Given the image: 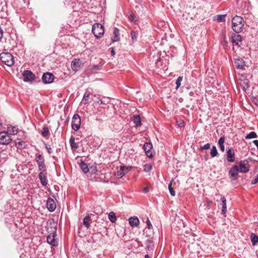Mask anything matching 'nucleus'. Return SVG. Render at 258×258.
I'll return each mask as SVG.
<instances>
[{
  "mask_svg": "<svg viewBox=\"0 0 258 258\" xmlns=\"http://www.w3.org/2000/svg\"><path fill=\"white\" fill-rule=\"evenodd\" d=\"M146 223L147 224V227L149 229H151L152 228V224L150 221V220L148 218H147Z\"/></svg>",
  "mask_w": 258,
  "mask_h": 258,
  "instance_id": "42",
  "label": "nucleus"
},
{
  "mask_svg": "<svg viewBox=\"0 0 258 258\" xmlns=\"http://www.w3.org/2000/svg\"><path fill=\"white\" fill-rule=\"evenodd\" d=\"M2 128H3V124L1 122V121H0V130H2Z\"/></svg>",
  "mask_w": 258,
  "mask_h": 258,
  "instance_id": "52",
  "label": "nucleus"
},
{
  "mask_svg": "<svg viewBox=\"0 0 258 258\" xmlns=\"http://www.w3.org/2000/svg\"><path fill=\"white\" fill-rule=\"evenodd\" d=\"M119 30L116 28L113 29V34L111 37V40L112 42L118 41L119 40Z\"/></svg>",
  "mask_w": 258,
  "mask_h": 258,
  "instance_id": "18",
  "label": "nucleus"
},
{
  "mask_svg": "<svg viewBox=\"0 0 258 258\" xmlns=\"http://www.w3.org/2000/svg\"><path fill=\"white\" fill-rule=\"evenodd\" d=\"M108 219L112 223H115L116 221V217L113 212H110L108 214Z\"/></svg>",
  "mask_w": 258,
  "mask_h": 258,
  "instance_id": "30",
  "label": "nucleus"
},
{
  "mask_svg": "<svg viewBox=\"0 0 258 258\" xmlns=\"http://www.w3.org/2000/svg\"><path fill=\"white\" fill-rule=\"evenodd\" d=\"M225 15H219L217 16V21L219 22H223L225 21Z\"/></svg>",
  "mask_w": 258,
  "mask_h": 258,
  "instance_id": "37",
  "label": "nucleus"
},
{
  "mask_svg": "<svg viewBox=\"0 0 258 258\" xmlns=\"http://www.w3.org/2000/svg\"><path fill=\"white\" fill-rule=\"evenodd\" d=\"M129 223L131 227H137L140 223V221L137 217H131L128 219Z\"/></svg>",
  "mask_w": 258,
  "mask_h": 258,
  "instance_id": "19",
  "label": "nucleus"
},
{
  "mask_svg": "<svg viewBox=\"0 0 258 258\" xmlns=\"http://www.w3.org/2000/svg\"><path fill=\"white\" fill-rule=\"evenodd\" d=\"M253 144L256 146L257 148L258 149V140H255L253 141Z\"/></svg>",
  "mask_w": 258,
  "mask_h": 258,
  "instance_id": "48",
  "label": "nucleus"
},
{
  "mask_svg": "<svg viewBox=\"0 0 258 258\" xmlns=\"http://www.w3.org/2000/svg\"><path fill=\"white\" fill-rule=\"evenodd\" d=\"M79 165L80 168L84 173H86L89 171V168L88 165L86 163H85L84 161H81L79 164Z\"/></svg>",
  "mask_w": 258,
  "mask_h": 258,
  "instance_id": "25",
  "label": "nucleus"
},
{
  "mask_svg": "<svg viewBox=\"0 0 258 258\" xmlns=\"http://www.w3.org/2000/svg\"><path fill=\"white\" fill-rule=\"evenodd\" d=\"M131 36L133 41H136L138 37V33L134 30L131 32Z\"/></svg>",
  "mask_w": 258,
  "mask_h": 258,
  "instance_id": "36",
  "label": "nucleus"
},
{
  "mask_svg": "<svg viewBox=\"0 0 258 258\" xmlns=\"http://www.w3.org/2000/svg\"><path fill=\"white\" fill-rule=\"evenodd\" d=\"M36 162L38 165L39 170L45 171L46 170V167L45 164L44 157L42 154H36Z\"/></svg>",
  "mask_w": 258,
  "mask_h": 258,
  "instance_id": "4",
  "label": "nucleus"
},
{
  "mask_svg": "<svg viewBox=\"0 0 258 258\" xmlns=\"http://www.w3.org/2000/svg\"><path fill=\"white\" fill-rule=\"evenodd\" d=\"M91 220V217L89 215L86 216L83 219V225L85 226V227H86L87 229H88L90 226V223L89 222Z\"/></svg>",
  "mask_w": 258,
  "mask_h": 258,
  "instance_id": "27",
  "label": "nucleus"
},
{
  "mask_svg": "<svg viewBox=\"0 0 258 258\" xmlns=\"http://www.w3.org/2000/svg\"><path fill=\"white\" fill-rule=\"evenodd\" d=\"M11 139L8 135L6 132H2L0 133V144L3 145H8L11 143Z\"/></svg>",
  "mask_w": 258,
  "mask_h": 258,
  "instance_id": "10",
  "label": "nucleus"
},
{
  "mask_svg": "<svg viewBox=\"0 0 258 258\" xmlns=\"http://www.w3.org/2000/svg\"><path fill=\"white\" fill-rule=\"evenodd\" d=\"M210 148V144L209 143H207L205 145L201 146L200 147V150L201 151H203L204 150L209 149Z\"/></svg>",
  "mask_w": 258,
  "mask_h": 258,
  "instance_id": "40",
  "label": "nucleus"
},
{
  "mask_svg": "<svg viewBox=\"0 0 258 258\" xmlns=\"http://www.w3.org/2000/svg\"><path fill=\"white\" fill-rule=\"evenodd\" d=\"M90 93L88 91H86L83 96V101H84V104L88 103L90 98Z\"/></svg>",
  "mask_w": 258,
  "mask_h": 258,
  "instance_id": "29",
  "label": "nucleus"
},
{
  "mask_svg": "<svg viewBox=\"0 0 258 258\" xmlns=\"http://www.w3.org/2000/svg\"><path fill=\"white\" fill-rule=\"evenodd\" d=\"M92 32L96 38H99L104 34V27L99 23H95L92 26Z\"/></svg>",
  "mask_w": 258,
  "mask_h": 258,
  "instance_id": "3",
  "label": "nucleus"
},
{
  "mask_svg": "<svg viewBox=\"0 0 258 258\" xmlns=\"http://www.w3.org/2000/svg\"><path fill=\"white\" fill-rule=\"evenodd\" d=\"M224 141H225V138H224V137H221L219 139V141H218V144H219V146L224 145Z\"/></svg>",
  "mask_w": 258,
  "mask_h": 258,
  "instance_id": "41",
  "label": "nucleus"
},
{
  "mask_svg": "<svg viewBox=\"0 0 258 258\" xmlns=\"http://www.w3.org/2000/svg\"><path fill=\"white\" fill-rule=\"evenodd\" d=\"M218 154V151L217 150V148L216 146H214L212 147L211 152H210V155L212 157H214L216 156Z\"/></svg>",
  "mask_w": 258,
  "mask_h": 258,
  "instance_id": "33",
  "label": "nucleus"
},
{
  "mask_svg": "<svg viewBox=\"0 0 258 258\" xmlns=\"http://www.w3.org/2000/svg\"><path fill=\"white\" fill-rule=\"evenodd\" d=\"M82 67V63L80 59H75L71 63V68L74 71H78Z\"/></svg>",
  "mask_w": 258,
  "mask_h": 258,
  "instance_id": "14",
  "label": "nucleus"
},
{
  "mask_svg": "<svg viewBox=\"0 0 258 258\" xmlns=\"http://www.w3.org/2000/svg\"><path fill=\"white\" fill-rule=\"evenodd\" d=\"M189 95L190 96H194V92H192V91L190 92L189 93Z\"/></svg>",
  "mask_w": 258,
  "mask_h": 258,
  "instance_id": "51",
  "label": "nucleus"
},
{
  "mask_svg": "<svg viewBox=\"0 0 258 258\" xmlns=\"http://www.w3.org/2000/svg\"><path fill=\"white\" fill-rule=\"evenodd\" d=\"M245 86H246V87H247V88H248V85L247 83H246V84Z\"/></svg>",
  "mask_w": 258,
  "mask_h": 258,
  "instance_id": "56",
  "label": "nucleus"
},
{
  "mask_svg": "<svg viewBox=\"0 0 258 258\" xmlns=\"http://www.w3.org/2000/svg\"><path fill=\"white\" fill-rule=\"evenodd\" d=\"M251 241H252V242L253 245H255L256 242H257V241H254L253 239H252Z\"/></svg>",
  "mask_w": 258,
  "mask_h": 258,
  "instance_id": "53",
  "label": "nucleus"
},
{
  "mask_svg": "<svg viewBox=\"0 0 258 258\" xmlns=\"http://www.w3.org/2000/svg\"><path fill=\"white\" fill-rule=\"evenodd\" d=\"M231 41L233 44L239 46V42L241 41V36L239 34L232 36Z\"/></svg>",
  "mask_w": 258,
  "mask_h": 258,
  "instance_id": "23",
  "label": "nucleus"
},
{
  "mask_svg": "<svg viewBox=\"0 0 258 258\" xmlns=\"http://www.w3.org/2000/svg\"><path fill=\"white\" fill-rule=\"evenodd\" d=\"M45 148H46V149L47 150V151L48 153L49 154L51 153V152H52V150H51V148L50 146L47 145V144H45Z\"/></svg>",
  "mask_w": 258,
  "mask_h": 258,
  "instance_id": "44",
  "label": "nucleus"
},
{
  "mask_svg": "<svg viewBox=\"0 0 258 258\" xmlns=\"http://www.w3.org/2000/svg\"><path fill=\"white\" fill-rule=\"evenodd\" d=\"M49 134V131L47 126H44L41 131V135L43 137H46Z\"/></svg>",
  "mask_w": 258,
  "mask_h": 258,
  "instance_id": "31",
  "label": "nucleus"
},
{
  "mask_svg": "<svg viewBox=\"0 0 258 258\" xmlns=\"http://www.w3.org/2000/svg\"><path fill=\"white\" fill-rule=\"evenodd\" d=\"M111 55H114L115 54V51L114 50V48H112L111 51Z\"/></svg>",
  "mask_w": 258,
  "mask_h": 258,
  "instance_id": "50",
  "label": "nucleus"
},
{
  "mask_svg": "<svg viewBox=\"0 0 258 258\" xmlns=\"http://www.w3.org/2000/svg\"><path fill=\"white\" fill-rule=\"evenodd\" d=\"M38 177L40 180V182L43 186H46L48 182L46 177L44 173V171H41L38 175Z\"/></svg>",
  "mask_w": 258,
  "mask_h": 258,
  "instance_id": "21",
  "label": "nucleus"
},
{
  "mask_svg": "<svg viewBox=\"0 0 258 258\" xmlns=\"http://www.w3.org/2000/svg\"><path fill=\"white\" fill-rule=\"evenodd\" d=\"M15 145L17 148L21 150L25 149L27 146L26 143L20 139H17L15 140Z\"/></svg>",
  "mask_w": 258,
  "mask_h": 258,
  "instance_id": "22",
  "label": "nucleus"
},
{
  "mask_svg": "<svg viewBox=\"0 0 258 258\" xmlns=\"http://www.w3.org/2000/svg\"><path fill=\"white\" fill-rule=\"evenodd\" d=\"M235 153L233 150L229 148L226 152L227 160L229 162H233L235 161Z\"/></svg>",
  "mask_w": 258,
  "mask_h": 258,
  "instance_id": "16",
  "label": "nucleus"
},
{
  "mask_svg": "<svg viewBox=\"0 0 258 258\" xmlns=\"http://www.w3.org/2000/svg\"><path fill=\"white\" fill-rule=\"evenodd\" d=\"M8 131L12 135H15L17 133L18 128L17 126L10 125L8 127Z\"/></svg>",
  "mask_w": 258,
  "mask_h": 258,
  "instance_id": "28",
  "label": "nucleus"
},
{
  "mask_svg": "<svg viewBox=\"0 0 258 258\" xmlns=\"http://www.w3.org/2000/svg\"><path fill=\"white\" fill-rule=\"evenodd\" d=\"M251 183L252 184H255L258 183V174L256 175L255 177L251 180Z\"/></svg>",
  "mask_w": 258,
  "mask_h": 258,
  "instance_id": "43",
  "label": "nucleus"
},
{
  "mask_svg": "<svg viewBox=\"0 0 258 258\" xmlns=\"http://www.w3.org/2000/svg\"><path fill=\"white\" fill-rule=\"evenodd\" d=\"M238 166L236 165L233 166L229 171L228 175L231 180H235L238 178Z\"/></svg>",
  "mask_w": 258,
  "mask_h": 258,
  "instance_id": "9",
  "label": "nucleus"
},
{
  "mask_svg": "<svg viewBox=\"0 0 258 258\" xmlns=\"http://www.w3.org/2000/svg\"><path fill=\"white\" fill-rule=\"evenodd\" d=\"M75 138L73 136H71L69 141L70 144L72 149H77L79 148V146L78 144L75 142Z\"/></svg>",
  "mask_w": 258,
  "mask_h": 258,
  "instance_id": "26",
  "label": "nucleus"
},
{
  "mask_svg": "<svg viewBox=\"0 0 258 258\" xmlns=\"http://www.w3.org/2000/svg\"><path fill=\"white\" fill-rule=\"evenodd\" d=\"M234 66L237 69L244 70L245 68V63L243 60L241 58L236 59L234 62Z\"/></svg>",
  "mask_w": 258,
  "mask_h": 258,
  "instance_id": "17",
  "label": "nucleus"
},
{
  "mask_svg": "<svg viewBox=\"0 0 258 258\" xmlns=\"http://www.w3.org/2000/svg\"><path fill=\"white\" fill-rule=\"evenodd\" d=\"M221 200L222 202L221 213L224 217H226V213L227 211L226 199L225 197L223 196L221 197Z\"/></svg>",
  "mask_w": 258,
  "mask_h": 258,
  "instance_id": "20",
  "label": "nucleus"
},
{
  "mask_svg": "<svg viewBox=\"0 0 258 258\" xmlns=\"http://www.w3.org/2000/svg\"><path fill=\"white\" fill-rule=\"evenodd\" d=\"M23 81L24 82H29L34 80L35 76L34 74L30 71H25L23 73Z\"/></svg>",
  "mask_w": 258,
  "mask_h": 258,
  "instance_id": "12",
  "label": "nucleus"
},
{
  "mask_svg": "<svg viewBox=\"0 0 258 258\" xmlns=\"http://www.w3.org/2000/svg\"><path fill=\"white\" fill-rule=\"evenodd\" d=\"M256 138H257V135L254 132H250L245 137V139H250Z\"/></svg>",
  "mask_w": 258,
  "mask_h": 258,
  "instance_id": "32",
  "label": "nucleus"
},
{
  "mask_svg": "<svg viewBox=\"0 0 258 258\" xmlns=\"http://www.w3.org/2000/svg\"><path fill=\"white\" fill-rule=\"evenodd\" d=\"M145 258H151V257L148 254H146L145 255Z\"/></svg>",
  "mask_w": 258,
  "mask_h": 258,
  "instance_id": "54",
  "label": "nucleus"
},
{
  "mask_svg": "<svg viewBox=\"0 0 258 258\" xmlns=\"http://www.w3.org/2000/svg\"><path fill=\"white\" fill-rule=\"evenodd\" d=\"M54 77L51 73H44L42 77V81L44 84H51L53 82Z\"/></svg>",
  "mask_w": 258,
  "mask_h": 258,
  "instance_id": "11",
  "label": "nucleus"
},
{
  "mask_svg": "<svg viewBox=\"0 0 258 258\" xmlns=\"http://www.w3.org/2000/svg\"><path fill=\"white\" fill-rule=\"evenodd\" d=\"M182 100H183V99L181 98L179 99V101L180 102H181L182 101Z\"/></svg>",
  "mask_w": 258,
  "mask_h": 258,
  "instance_id": "55",
  "label": "nucleus"
},
{
  "mask_svg": "<svg viewBox=\"0 0 258 258\" xmlns=\"http://www.w3.org/2000/svg\"><path fill=\"white\" fill-rule=\"evenodd\" d=\"M184 124V122L183 120L179 121V122L178 123V125L179 126H183Z\"/></svg>",
  "mask_w": 258,
  "mask_h": 258,
  "instance_id": "46",
  "label": "nucleus"
},
{
  "mask_svg": "<svg viewBox=\"0 0 258 258\" xmlns=\"http://www.w3.org/2000/svg\"><path fill=\"white\" fill-rule=\"evenodd\" d=\"M237 166L239 172L246 173L249 170V165L246 160L240 161Z\"/></svg>",
  "mask_w": 258,
  "mask_h": 258,
  "instance_id": "8",
  "label": "nucleus"
},
{
  "mask_svg": "<svg viewBox=\"0 0 258 258\" xmlns=\"http://www.w3.org/2000/svg\"><path fill=\"white\" fill-rule=\"evenodd\" d=\"M56 229L54 228L52 232L47 236V242L52 246H56L57 245V241L56 238Z\"/></svg>",
  "mask_w": 258,
  "mask_h": 258,
  "instance_id": "7",
  "label": "nucleus"
},
{
  "mask_svg": "<svg viewBox=\"0 0 258 258\" xmlns=\"http://www.w3.org/2000/svg\"><path fill=\"white\" fill-rule=\"evenodd\" d=\"M244 26V20L240 16H235L232 19V28L237 33L240 32Z\"/></svg>",
  "mask_w": 258,
  "mask_h": 258,
  "instance_id": "1",
  "label": "nucleus"
},
{
  "mask_svg": "<svg viewBox=\"0 0 258 258\" xmlns=\"http://www.w3.org/2000/svg\"><path fill=\"white\" fill-rule=\"evenodd\" d=\"M168 189L170 192V195L172 196H174L175 195V192L172 187V181H171L168 184Z\"/></svg>",
  "mask_w": 258,
  "mask_h": 258,
  "instance_id": "39",
  "label": "nucleus"
},
{
  "mask_svg": "<svg viewBox=\"0 0 258 258\" xmlns=\"http://www.w3.org/2000/svg\"><path fill=\"white\" fill-rule=\"evenodd\" d=\"M219 147H220V149L221 151H222V152L224 151L225 147H224V145L219 146Z\"/></svg>",
  "mask_w": 258,
  "mask_h": 258,
  "instance_id": "47",
  "label": "nucleus"
},
{
  "mask_svg": "<svg viewBox=\"0 0 258 258\" xmlns=\"http://www.w3.org/2000/svg\"><path fill=\"white\" fill-rule=\"evenodd\" d=\"M143 148L146 156L149 158H152L154 155V152L153 149V145L151 143L146 142Z\"/></svg>",
  "mask_w": 258,
  "mask_h": 258,
  "instance_id": "6",
  "label": "nucleus"
},
{
  "mask_svg": "<svg viewBox=\"0 0 258 258\" xmlns=\"http://www.w3.org/2000/svg\"><path fill=\"white\" fill-rule=\"evenodd\" d=\"M129 18L132 20V21L136 22L137 21V20L135 19L136 18L133 13L130 15Z\"/></svg>",
  "mask_w": 258,
  "mask_h": 258,
  "instance_id": "45",
  "label": "nucleus"
},
{
  "mask_svg": "<svg viewBox=\"0 0 258 258\" xmlns=\"http://www.w3.org/2000/svg\"><path fill=\"white\" fill-rule=\"evenodd\" d=\"M182 77H181V76H179L176 81V82H175V84H176V89H177L181 85V82L182 81Z\"/></svg>",
  "mask_w": 258,
  "mask_h": 258,
  "instance_id": "38",
  "label": "nucleus"
},
{
  "mask_svg": "<svg viewBox=\"0 0 258 258\" xmlns=\"http://www.w3.org/2000/svg\"><path fill=\"white\" fill-rule=\"evenodd\" d=\"M152 169V166L150 164H145L144 165V171L146 172H149Z\"/></svg>",
  "mask_w": 258,
  "mask_h": 258,
  "instance_id": "34",
  "label": "nucleus"
},
{
  "mask_svg": "<svg viewBox=\"0 0 258 258\" xmlns=\"http://www.w3.org/2000/svg\"><path fill=\"white\" fill-rule=\"evenodd\" d=\"M128 171L127 167L121 166L117 172L115 173V175L117 178H121L124 176Z\"/></svg>",
  "mask_w": 258,
  "mask_h": 258,
  "instance_id": "15",
  "label": "nucleus"
},
{
  "mask_svg": "<svg viewBox=\"0 0 258 258\" xmlns=\"http://www.w3.org/2000/svg\"><path fill=\"white\" fill-rule=\"evenodd\" d=\"M143 191L145 193L148 192L149 191V189L148 187H145L143 188Z\"/></svg>",
  "mask_w": 258,
  "mask_h": 258,
  "instance_id": "49",
  "label": "nucleus"
},
{
  "mask_svg": "<svg viewBox=\"0 0 258 258\" xmlns=\"http://www.w3.org/2000/svg\"><path fill=\"white\" fill-rule=\"evenodd\" d=\"M46 207L49 211L53 212L56 208V205L54 200L50 198H48L46 202Z\"/></svg>",
  "mask_w": 258,
  "mask_h": 258,
  "instance_id": "13",
  "label": "nucleus"
},
{
  "mask_svg": "<svg viewBox=\"0 0 258 258\" xmlns=\"http://www.w3.org/2000/svg\"><path fill=\"white\" fill-rule=\"evenodd\" d=\"M133 121L137 127L141 125V119L139 115H136L133 116Z\"/></svg>",
  "mask_w": 258,
  "mask_h": 258,
  "instance_id": "24",
  "label": "nucleus"
},
{
  "mask_svg": "<svg viewBox=\"0 0 258 258\" xmlns=\"http://www.w3.org/2000/svg\"><path fill=\"white\" fill-rule=\"evenodd\" d=\"M81 117L78 114H75L72 118V127L75 131H77L79 130L81 125Z\"/></svg>",
  "mask_w": 258,
  "mask_h": 258,
  "instance_id": "5",
  "label": "nucleus"
},
{
  "mask_svg": "<svg viewBox=\"0 0 258 258\" xmlns=\"http://www.w3.org/2000/svg\"><path fill=\"white\" fill-rule=\"evenodd\" d=\"M0 59L8 66H11L14 63V57L9 52H2L1 53Z\"/></svg>",
  "mask_w": 258,
  "mask_h": 258,
  "instance_id": "2",
  "label": "nucleus"
},
{
  "mask_svg": "<svg viewBox=\"0 0 258 258\" xmlns=\"http://www.w3.org/2000/svg\"><path fill=\"white\" fill-rule=\"evenodd\" d=\"M145 245L146 246V248L149 249L150 248H152V247L153 245V242L152 240L150 239H147L145 242Z\"/></svg>",
  "mask_w": 258,
  "mask_h": 258,
  "instance_id": "35",
  "label": "nucleus"
}]
</instances>
